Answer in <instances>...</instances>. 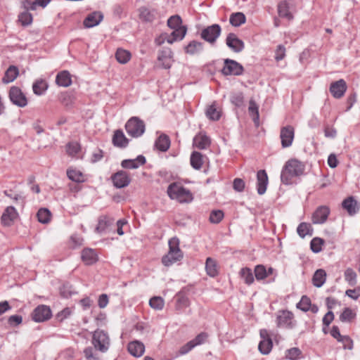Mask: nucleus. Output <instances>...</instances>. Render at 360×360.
<instances>
[{
  "label": "nucleus",
  "mask_w": 360,
  "mask_h": 360,
  "mask_svg": "<svg viewBox=\"0 0 360 360\" xmlns=\"http://www.w3.org/2000/svg\"><path fill=\"white\" fill-rule=\"evenodd\" d=\"M304 165L296 160L291 159L287 161L283 167L281 174V181L285 185L293 183V178L302 175L304 172Z\"/></svg>",
  "instance_id": "obj_1"
},
{
  "label": "nucleus",
  "mask_w": 360,
  "mask_h": 360,
  "mask_svg": "<svg viewBox=\"0 0 360 360\" xmlns=\"http://www.w3.org/2000/svg\"><path fill=\"white\" fill-rule=\"evenodd\" d=\"M167 194L171 200H176L179 203H190L194 199L193 193L188 188L184 187L181 183L175 181L171 183L167 189Z\"/></svg>",
  "instance_id": "obj_2"
},
{
  "label": "nucleus",
  "mask_w": 360,
  "mask_h": 360,
  "mask_svg": "<svg viewBox=\"0 0 360 360\" xmlns=\"http://www.w3.org/2000/svg\"><path fill=\"white\" fill-rule=\"evenodd\" d=\"M183 257V252L179 248V239L173 237L169 240V252L162 258V263L169 266L176 262L181 260Z\"/></svg>",
  "instance_id": "obj_3"
},
{
  "label": "nucleus",
  "mask_w": 360,
  "mask_h": 360,
  "mask_svg": "<svg viewBox=\"0 0 360 360\" xmlns=\"http://www.w3.org/2000/svg\"><path fill=\"white\" fill-rule=\"evenodd\" d=\"M91 344L96 351L105 353L110 347L111 341L107 332L97 329L92 333Z\"/></svg>",
  "instance_id": "obj_4"
},
{
  "label": "nucleus",
  "mask_w": 360,
  "mask_h": 360,
  "mask_svg": "<svg viewBox=\"0 0 360 360\" xmlns=\"http://www.w3.org/2000/svg\"><path fill=\"white\" fill-rule=\"evenodd\" d=\"M125 129L129 136L138 138L145 132L146 125L144 122L138 117H132L127 122Z\"/></svg>",
  "instance_id": "obj_5"
},
{
  "label": "nucleus",
  "mask_w": 360,
  "mask_h": 360,
  "mask_svg": "<svg viewBox=\"0 0 360 360\" xmlns=\"http://www.w3.org/2000/svg\"><path fill=\"white\" fill-rule=\"evenodd\" d=\"M221 32V27L214 24L202 30L200 37L211 44H214Z\"/></svg>",
  "instance_id": "obj_6"
},
{
  "label": "nucleus",
  "mask_w": 360,
  "mask_h": 360,
  "mask_svg": "<svg viewBox=\"0 0 360 360\" xmlns=\"http://www.w3.org/2000/svg\"><path fill=\"white\" fill-rule=\"evenodd\" d=\"M294 318V314L288 310L278 311L276 316L277 326L291 329L295 325Z\"/></svg>",
  "instance_id": "obj_7"
},
{
  "label": "nucleus",
  "mask_w": 360,
  "mask_h": 360,
  "mask_svg": "<svg viewBox=\"0 0 360 360\" xmlns=\"http://www.w3.org/2000/svg\"><path fill=\"white\" fill-rule=\"evenodd\" d=\"M32 319L37 323L49 320L52 316L51 308L44 304L37 306L32 312Z\"/></svg>",
  "instance_id": "obj_8"
},
{
  "label": "nucleus",
  "mask_w": 360,
  "mask_h": 360,
  "mask_svg": "<svg viewBox=\"0 0 360 360\" xmlns=\"http://www.w3.org/2000/svg\"><path fill=\"white\" fill-rule=\"evenodd\" d=\"M244 69L242 65L231 59H225L224 65L221 70L224 75H241Z\"/></svg>",
  "instance_id": "obj_9"
},
{
  "label": "nucleus",
  "mask_w": 360,
  "mask_h": 360,
  "mask_svg": "<svg viewBox=\"0 0 360 360\" xmlns=\"http://www.w3.org/2000/svg\"><path fill=\"white\" fill-rule=\"evenodd\" d=\"M9 98L15 105L23 108L27 105V99L22 90L15 86H11L9 91Z\"/></svg>",
  "instance_id": "obj_10"
},
{
  "label": "nucleus",
  "mask_w": 360,
  "mask_h": 360,
  "mask_svg": "<svg viewBox=\"0 0 360 360\" xmlns=\"http://www.w3.org/2000/svg\"><path fill=\"white\" fill-rule=\"evenodd\" d=\"M110 179L113 186L117 188H122L128 186L131 181L129 174L124 170H120L112 174Z\"/></svg>",
  "instance_id": "obj_11"
},
{
  "label": "nucleus",
  "mask_w": 360,
  "mask_h": 360,
  "mask_svg": "<svg viewBox=\"0 0 360 360\" xmlns=\"http://www.w3.org/2000/svg\"><path fill=\"white\" fill-rule=\"evenodd\" d=\"M208 338V335L205 332H202L198 334L194 339L188 342L186 344L183 345L179 351L181 355H184L189 352L195 347L203 344Z\"/></svg>",
  "instance_id": "obj_12"
},
{
  "label": "nucleus",
  "mask_w": 360,
  "mask_h": 360,
  "mask_svg": "<svg viewBox=\"0 0 360 360\" xmlns=\"http://www.w3.org/2000/svg\"><path fill=\"white\" fill-rule=\"evenodd\" d=\"M295 136V129L291 125L283 127L281 129L280 138L283 148L290 147Z\"/></svg>",
  "instance_id": "obj_13"
},
{
  "label": "nucleus",
  "mask_w": 360,
  "mask_h": 360,
  "mask_svg": "<svg viewBox=\"0 0 360 360\" xmlns=\"http://www.w3.org/2000/svg\"><path fill=\"white\" fill-rule=\"evenodd\" d=\"M347 89V85L343 79L332 82L329 88L331 95L337 99L343 97Z\"/></svg>",
  "instance_id": "obj_14"
},
{
  "label": "nucleus",
  "mask_w": 360,
  "mask_h": 360,
  "mask_svg": "<svg viewBox=\"0 0 360 360\" xmlns=\"http://www.w3.org/2000/svg\"><path fill=\"white\" fill-rule=\"evenodd\" d=\"M173 53L170 48H163L160 50L158 56V60L162 68L169 69L173 60Z\"/></svg>",
  "instance_id": "obj_15"
},
{
  "label": "nucleus",
  "mask_w": 360,
  "mask_h": 360,
  "mask_svg": "<svg viewBox=\"0 0 360 360\" xmlns=\"http://www.w3.org/2000/svg\"><path fill=\"white\" fill-rule=\"evenodd\" d=\"M226 44L233 51L239 53L244 49V42L234 33H229L226 39Z\"/></svg>",
  "instance_id": "obj_16"
},
{
  "label": "nucleus",
  "mask_w": 360,
  "mask_h": 360,
  "mask_svg": "<svg viewBox=\"0 0 360 360\" xmlns=\"http://www.w3.org/2000/svg\"><path fill=\"white\" fill-rule=\"evenodd\" d=\"M18 217V213L15 208L13 206L7 207L1 215V223L4 226H10Z\"/></svg>",
  "instance_id": "obj_17"
},
{
  "label": "nucleus",
  "mask_w": 360,
  "mask_h": 360,
  "mask_svg": "<svg viewBox=\"0 0 360 360\" xmlns=\"http://www.w3.org/2000/svg\"><path fill=\"white\" fill-rule=\"evenodd\" d=\"M268 183L266 172L264 169L259 170L257 173V191L259 195H263L266 192Z\"/></svg>",
  "instance_id": "obj_18"
},
{
  "label": "nucleus",
  "mask_w": 360,
  "mask_h": 360,
  "mask_svg": "<svg viewBox=\"0 0 360 360\" xmlns=\"http://www.w3.org/2000/svg\"><path fill=\"white\" fill-rule=\"evenodd\" d=\"M103 19V15L100 11H94L89 13L84 20L83 25L85 28H91L98 25Z\"/></svg>",
  "instance_id": "obj_19"
},
{
  "label": "nucleus",
  "mask_w": 360,
  "mask_h": 360,
  "mask_svg": "<svg viewBox=\"0 0 360 360\" xmlns=\"http://www.w3.org/2000/svg\"><path fill=\"white\" fill-rule=\"evenodd\" d=\"M211 144L210 138L206 135L205 132L200 131L196 134L193 139V146L200 150H205L210 147Z\"/></svg>",
  "instance_id": "obj_20"
},
{
  "label": "nucleus",
  "mask_w": 360,
  "mask_h": 360,
  "mask_svg": "<svg viewBox=\"0 0 360 360\" xmlns=\"http://www.w3.org/2000/svg\"><path fill=\"white\" fill-rule=\"evenodd\" d=\"M330 214V210L326 206H320L314 212L311 220L314 224L324 223Z\"/></svg>",
  "instance_id": "obj_21"
},
{
  "label": "nucleus",
  "mask_w": 360,
  "mask_h": 360,
  "mask_svg": "<svg viewBox=\"0 0 360 360\" xmlns=\"http://www.w3.org/2000/svg\"><path fill=\"white\" fill-rule=\"evenodd\" d=\"M146 162V158L140 155L135 159H126L122 160L121 162V166L124 169H137L140 166L145 165Z\"/></svg>",
  "instance_id": "obj_22"
},
{
  "label": "nucleus",
  "mask_w": 360,
  "mask_h": 360,
  "mask_svg": "<svg viewBox=\"0 0 360 360\" xmlns=\"http://www.w3.org/2000/svg\"><path fill=\"white\" fill-rule=\"evenodd\" d=\"M342 206L351 216L356 214L360 207L358 202L352 196L345 199L342 202Z\"/></svg>",
  "instance_id": "obj_23"
},
{
  "label": "nucleus",
  "mask_w": 360,
  "mask_h": 360,
  "mask_svg": "<svg viewBox=\"0 0 360 360\" xmlns=\"http://www.w3.org/2000/svg\"><path fill=\"white\" fill-rule=\"evenodd\" d=\"M127 350L132 356L135 357H140L145 352V346L139 340H134L128 344Z\"/></svg>",
  "instance_id": "obj_24"
},
{
  "label": "nucleus",
  "mask_w": 360,
  "mask_h": 360,
  "mask_svg": "<svg viewBox=\"0 0 360 360\" xmlns=\"http://www.w3.org/2000/svg\"><path fill=\"white\" fill-rule=\"evenodd\" d=\"M203 48L204 44L202 42L197 40H192L184 47V50L185 53L193 56L200 53L202 51Z\"/></svg>",
  "instance_id": "obj_25"
},
{
  "label": "nucleus",
  "mask_w": 360,
  "mask_h": 360,
  "mask_svg": "<svg viewBox=\"0 0 360 360\" xmlns=\"http://www.w3.org/2000/svg\"><path fill=\"white\" fill-rule=\"evenodd\" d=\"M82 260L86 265H92L98 261L96 252L91 248H84L82 251Z\"/></svg>",
  "instance_id": "obj_26"
},
{
  "label": "nucleus",
  "mask_w": 360,
  "mask_h": 360,
  "mask_svg": "<svg viewBox=\"0 0 360 360\" xmlns=\"http://www.w3.org/2000/svg\"><path fill=\"white\" fill-rule=\"evenodd\" d=\"M115 219L109 216L103 215L98 218V224L96 231L98 233H105L108 231L110 226L113 224Z\"/></svg>",
  "instance_id": "obj_27"
},
{
  "label": "nucleus",
  "mask_w": 360,
  "mask_h": 360,
  "mask_svg": "<svg viewBox=\"0 0 360 360\" xmlns=\"http://www.w3.org/2000/svg\"><path fill=\"white\" fill-rule=\"evenodd\" d=\"M173 31L169 34L170 39L168 40V44H172L175 41H180L183 40L187 33V26L180 27L176 29H172Z\"/></svg>",
  "instance_id": "obj_28"
},
{
  "label": "nucleus",
  "mask_w": 360,
  "mask_h": 360,
  "mask_svg": "<svg viewBox=\"0 0 360 360\" xmlns=\"http://www.w3.org/2000/svg\"><path fill=\"white\" fill-rule=\"evenodd\" d=\"M112 142L116 147L126 148L129 144V139L125 136L121 129H117L114 132Z\"/></svg>",
  "instance_id": "obj_29"
},
{
  "label": "nucleus",
  "mask_w": 360,
  "mask_h": 360,
  "mask_svg": "<svg viewBox=\"0 0 360 360\" xmlns=\"http://www.w3.org/2000/svg\"><path fill=\"white\" fill-rule=\"evenodd\" d=\"M56 82L60 86L68 87L72 84V78L68 70L58 72L56 77Z\"/></svg>",
  "instance_id": "obj_30"
},
{
  "label": "nucleus",
  "mask_w": 360,
  "mask_h": 360,
  "mask_svg": "<svg viewBox=\"0 0 360 360\" xmlns=\"http://www.w3.org/2000/svg\"><path fill=\"white\" fill-rule=\"evenodd\" d=\"M205 270L207 274L210 277H216L219 274V267L215 259L207 257L205 262Z\"/></svg>",
  "instance_id": "obj_31"
},
{
  "label": "nucleus",
  "mask_w": 360,
  "mask_h": 360,
  "mask_svg": "<svg viewBox=\"0 0 360 360\" xmlns=\"http://www.w3.org/2000/svg\"><path fill=\"white\" fill-rule=\"evenodd\" d=\"M326 272L324 269H317L312 277V283L316 288H321L326 282Z\"/></svg>",
  "instance_id": "obj_32"
},
{
  "label": "nucleus",
  "mask_w": 360,
  "mask_h": 360,
  "mask_svg": "<svg viewBox=\"0 0 360 360\" xmlns=\"http://www.w3.org/2000/svg\"><path fill=\"white\" fill-rule=\"evenodd\" d=\"M18 75V68L15 65H11L5 72L4 76L2 78V82L4 84L12 82L16 79Z\"/></svg>",
  "instance_id": "obj_33"
},
{
  "label": "nucleus",
  "mask_w": 360,
  "mask_h": 360,
  "mask_svg": "<svg viewBox=\"0 0 360 360\" xmlns=\"http://www.w3.org/2000/svg\"><path fill=\"white\" fill-rule=\"evenodd\" d=\"M155 146L158 150L166 152L170 146V139L166 134L160 135L155 141Z\"/></svg>",
  "instance_id": "obj_34"
},
{
  "label": "nucleus",
  "mask_w": 360,
  "mask_h": 360,
  "mask_svg": "<svg viewBox=\"0 0 360 360\" xmlns=\"http://www.w3.org/2000/svg\"><path fill=\"white\" fill-rule=\"evenodd\" d=\"M139 16L144 22H153L155 18L154 11L145 6H142L139 9Z\"/></svg>",
  "instance_id": "obj_35"
},
{
  "label": "nucleus",
  "mask_w": 360,
  "mask_h": 360,
  "mask_svg": "<svg viewBox=\"0 0 360 360\" xmlns=\"http://www.w3.org/2000/svg\"><path fill=\"white\" fill-rule=\"evenodd\" d=\"M289 5L286 1H281L278 5V13L281 18H284L288 20L293 19L292 14L290 12Z\"/></svg>",
  "instance_id": "obj_36"
},
{
  "label": "nucleus",
  "mask_w": 360,
  "mask_h": 360,
  "mask_svg": "<svg viewBox=\"0 0 360 360\" xmlns=\"http://www.w3.org/2000/svg\"><path fill=\"white\" fill-rule=\"evenodd\" d=\"M191 165L195 169H200L203 165V155L197 151H193L191 155Z\"/></svg>",
  "instance_id": "obj_37"
},
{
  "label": "nucleus",
  "mask_w": 360,
  "mask_h": 360,
  "mask_svg": "<svg viewBox=\"0 0 360 360\" xmlns=\"http://www.w3.org/2000/svg\"><path fill=\"white\" fill-rule=\"evenodd\" d=\"M248 112L255 124L258 125L259 120V106L253 99H250L249 101Z\"/></svg>",
  "instance_id": "obj_38"
},
{
  "label": "nucleus",
  "mask_w": 360,
  "mask_h": 360,
  "mask_svg": "<svg viewBox=\"0 0 360 360\" xmlns=\"http://www.w3.org/2000/svg\"><path fill=\"white\" fill-rule=\"evenodd\" d=\"M205 114L207 118L212 121H217L221 117V111L217 109L215 102L207 107Z\"/></svg>",
  "instance_id": "obj_39"
},
{
  "label": "nucleus",
  "mask_w": 360,
  "mask_h": 360,
  "mask_svg": "<svg viewBox=\"0 0 360 360\" xmlns=\"http://www.w3.org/2000/svg\"><path fill=\"white\" fill-rule=\"evenodd\" d=\"M246 21V17L243 13L236 12L230 15L229 22L234 27H239Z\"/></svg>",
  "instance_id": "obj_40"
},
{
  "label": "nucleus",
  "mask_w": 360,
  "mask_h": 360,
  "mask_svg": "<svg viewBox=\"0 0 360 360\" xmlns=\"http://www.w3.org/2000/svg\"><path fill=\"white\" fill-rule=\"evenodd\" d=\"M131 55L129 51L119 48L115 53V58L118 63L125 64L131 59Z\"/></svg>",
  "instance_id": "obj_41"
},
{
  "label": "nucleus",
  "mask_w": 360,
  "mask_h": 360,
  "mask_svg": "<svg viewBox=\"0 0 360 360\" xmlns=\"http://www.w3.org/2000/svg\"><path fill=\"white\" fill-rule=\"evenodd\" d=\"M240 278L244 281L245 283L250 285L255 281V278L252 270L249 267H243L239 272Z\"/></svg>",
  "instance_id": "obj_42"
},
{
  "label": "nucleus",
  "mask_w": 360,
  "mask_h": 360,
  "mask_svg": "<svg viewBox=\"0 0 360 360\" xmlns=\"http://www.w3.org/2000/svg\"><path fill=\"white\" fill-rule=\"evenodd\" d=\"M344 277H345V281L350 286H354L356 285L357 274L353 269H352L350 267L347 268L344 272Z\"/></svg>",
  "instance_id": "obj_43"
},
{
  "label": "nucleus",
  "mask_w": 360,
  "mask_h": 360,
  "mask_svg": "<svg viewBox=\"0 0 360 360\" xmlns=\"http://www.w3.org/2000/svg\"><path fill=\"white\" fill-rule=\"evenodd\" d=\"M18 22L23 27L30 25L33 22L32 15L27 11H24L19 13L18 16Z\"/></svg>",
  "instance_id": "obj_44"
},
{
  "label": "nucleus",
  "mask_w": 360,
  "mask_h": 360,
  "mask_svg": "<svg viewBox=\"0 0 360 360\" xmlns=\"http://www.w3.org/2000/svg\"><path fill=\"white\" fill-rule=\"evenodd\" d=\"M65 148L67 154L72 158L77 157L81 150V145L76 141L68 143Z\"/></svg>",
  "instance_id": "obj_45"
},
{
  "label": "nucleus",
  "mask_w": 360,
  "mask_h": 360,
  "mask_svg": "<svg viewBox=\"0 0 360 360\" xmlns=\"http://www.w3.org/2000/svg\"><path fill=\"white\" fill-rule=\"evenodd\" d=\"M297 232L298 235L303 238L307 235L311 236L313 233V229L310 224L302 222L298 225Z\"/></svg>",
  "instance_id": "obj_46"
},
{
  "label": "nucleus",
  "mask_w": 360,
  "mask_h": 360,
  "mask_svg": "<svg viewBox=\"0 0 360 360\" xmlns=\"http://www.w3.org/2000/svg\"><path fill=\"white\" fill-rule=\"evenodd\" d=\"M68 177L72 181L81 183L84 181V177L83 174L75 169H68L67 170Z\"/></svg>",
  "instance_id": "obj_47"
},
{
  "label": "nucleus",
  "mask_w": 360,
  "mask_h": 360,
  "mask_svg": "<svg viewBox=\"0 0 360 360\" xmlns=\"http://www.w3.org/2000/svg\"><path fill=\"white\" fill-rule=\"evenodd\" d=\"M48 89V84L44 79L37 80L32 86L33 92L37 95H42Z\"/></svg>",
  "instance_id": "obj_48"
},
{
  "label": "nucleus",
  "mask_w": 360,
  "mask_h": 360,
  "mask_svg": "<svg viewBox=\"0 0 360 360\" xmlns=\"http://www.w3.org/2000/svg\"><path fill=\"white\" fill-rule=\"evenodd\" d=\"M356 314L354 310L349 307H346L343 309L342 312L340 315V320L342 322H351L355 319Z\"/></svg>",
  "instance_id": "obj_49"
},
{
  "label": "nucleus",
  "mask_w": 360,
  "mask_h": 360,
  "mask_svg": "<svg viewBox=\"0 0 360 360\" xmlns=\"http://www.w3.org/2000/svg\"><path fill=\"white\" fill-rule=\"evenodd\" d=\"M38 221L42 224H47L51 217V212L46 208H41L37 213Z\"/></svg>",
  "instance_id": "obj_50"
},
{
  "label": "nucleus",
  "mask_w": 360,
  "mask_h": 360,
  "mask_svg": "<svg viewBox=\"0 0 360 360\" xmlns=\"http://www.w3.org/2000/svg\"><path fill=\"white\" fill-rule=\"evenodd\" d=\"M167 24L170 29H176L185 26L183 25L182 19L179 15H174L169 17L167 20Z\"/></svg>",
  "instance_id": "obj_51"
},
{
  "label": "nucleus",
  "mask_w": 360,
  "mask_h": 360,
  "mask_svg": "<svg viewBox=\"0 0 360 360\" xmlns=\"http://www.w3.org/2000/svg\"><path fill=\"white\" fill-rule=\"evenodd\" d=\"M255 276L257 281H263L267 278L266 266L263 264H257L254 269Z\"/></svg>",
  "instance_id": "obj_52"
},
{
  "label": "nucleus",
  "mask_w": 360,
  "mask_h": 360,
  "mask_svg": "<svg viewBox=\"0 0 360 360\" xmlns=\"http://www.w3.org/2000/svg\"><path fill=\"white\" fill-rule=\"evenodd\" d=\"M272 341L270 338H266V340H262L260 341L258 349L259 352L263 354H267L270 352L272 348Z\"/></svg>",
  "instance_id": "obj_53"
},
{
  "label": "nucleus",
  "mask_w": 360,
  "mask_h": 360,
  "mask_svg": "<svg viewBox=\"0 0 360 360\" xmlns=\"http://www.w3.org/2000/svg\"><path fill=\"white\" fill-rule=\"evenodd\" d=\"M324 240L321 238H314L310 243V248L312 252L318 253L322 250Z\"/></svg>",
  "instance_id": "obj_54"
},
{
  "label": "nucleus",
  "mask_w": 360,
  "mask_h": 360,
  "mask_svg": "<svg viewBox=\"0 0 360 360\" xmlns=\"http://www.w3.org/2000/svg\"><path fill=\"white\" fill-rule=\"evenodd\" d=\"M149 305L155 310H161L164 307L165 302L161 297H153L149 300Z\"/></svg>",
  "instance_id": "obj_55"
},
{
  "label": "nucleus",
  "mask_w": 360,
  "mask_h": 360,
  "mask_svg": "<svg viewBox=\"0 0 360 360\" xmlns=\"http://www.w3.org/2000/svg\"><path fill=\"white\" fill-rule=\"evenodd\" d=\"M311 305V300L307 295H303L300 301L297 304V307L303 311L309 310Z\"/></svg>",
  "instance_id": "obj_56"
},
{
  "label": "nucleus",
  "mask_w": 360,
  "mask_h": 360,
  "mask_svg": "<svg viewBox=\"0 0 360 360\" xmlns=\"http://www.w3.org/2000/svg\"><path fill=\"white\" fill-rule=\"evenodd\" d=\"M224 214L220 210H213L210 214V221L213 224L219 223L224 218Z\"/></svg>",
  "instance_id": "obj_57"
},
{
  "label": "nucleus",
  "mask_w": 360,
  "mask_h": 360,
  "mask_svg": "<svg viewBox=\"0 0 360 360\" xmlns=\"http://www.w3.org/2000/svg\"><path fill=\"white\" fill-rule=\"evenodd\" d=\"M21 8L24 11H35L37 8L36 0H22L21 1Z\"/></svg>",
  "instance_id": "obj_58"
},
{
  "label": "nucleus",
  "mask_w": 360,
  "mask_h": 360,
  "mask_svg": "<svg viewBox=\"0 0 360 360\" xmlns=\"http://www.w3.org/2000/svg\"><path fill=\"white\" fill-rule=\"evenodd\" d=\"M58 99L59 101L65 106H68L72 103V96L67 91L61 93L58 96Z\"/></svg>",
  "instance_id": "obj_59"
},
{
  "label": "nucleus",
  "mask_w": 360,
  "mask_h": 360,
  "mask_svg": "<svg viewBox=\"0 0 360 360\" xmlns=\"http://www.w3.org/2000/svg\"><path fill=\"white\" fill-rule=\"evenodd\" d=\"M338 341L342 343V346L345 349H352L353 340L349 336L342 335Z\"/></svg>",
  "instance_id": "obj_60"
},
{
  "label": "nucleus",
  "mask_w": 360,
  "mask_h": 360,
  "mask_svg": "<svg viewBox=\"0 0 360 360\" xmlns=\"http://www.w3.org/2000/svg\"><path fill=\"white\" fill-rule=\"evenodd\" d=\"M231 103L237 107H241L244 103V96L242 93L233 94L231 98Z\"/></svg>",
  "instance_id": "obj_61"
},
{
  "label": "nucleus",
  "mask_w": 360,
  "mask_h": 360,
  "mask_svg": "<svg viewBox=\"0 0 360 360\" xmlns=\"http://www.w3.org/2000/svg\"><path fill=\"white\" fill-rule=\"evenodd\" d=\"M285 57V48L284 46L280 44L277 46L275 51V60L278 62Z\"/></svg>",
  "instance_id": "obj_62"
},
{
  "label": "nucleus",
  "mask_w": 360,
  "mask_h": 360,
  "mask_svg": "<svg viewBox=\"0 0 360 360\" xmlns=\"http://www.w3.org/2000/svg\"><path fill=\"white\" fill-rule=\"evenodd\" d=\"M245 183L240 178H236L233 180V188L237 192H243L245 189Z\"/></svg>",
  "instance_id": "obj_63"
},
{
  "label": "nucleus",
  "mask_w": 360,
  "mask_h": 360,
  "mask_svg": "<svg viewBox=\"0 0 360 360\" xmlns=\"http://www.w3.org/2000/svg\"><path fill=\"white\" fill-rule=\"evenodd\" d=\"M91 347H87L84 349V354L86 360H99V358L94 354Z\"/></svg>",
  "instance_id": "obj_64"
}]
</instances>
